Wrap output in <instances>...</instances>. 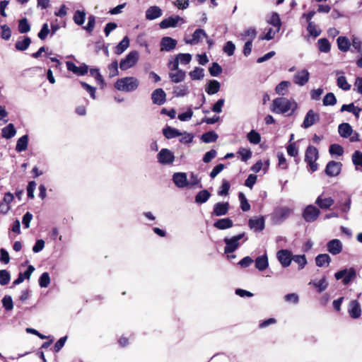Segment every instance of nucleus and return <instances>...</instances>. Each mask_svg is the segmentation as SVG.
I'll list each match as a JSON object with an SVG mask.
<instances>
[{
    "instance_id": "1",
    "label": "nucleus",
    "mask_w": 362,
    "mask_h": 362,
    "mask_svg": "<svg viewBox=\"0 0 362 362\" xmlns=\"http://www.w3.org/2000/svg\"><path fill=\"white\" fill-rule=\"evenodd\" d=\"M297 108L298 104L294 100L281 97L273 100L271 110L274 113L290 116Z\"/></svg>"
},
{
    "instance_id": "2",
    "label": "nucleus",
    "mask_w": 362,
    "mask_h": 362,
    "mask_svg": "<svg viewBox=\"0 0 362 362\" xmlns=\"http://www.w3.org/2000/svg\"><path fill=\"white\" fill-rule=\"evenodd\" d=\"M139 86V81L133 76H127L119 78L115 83V88L123 92H132Z\"/></svg>"
},
{
    "instance_id": "3",
    "label": "nucleus",
    "mask_w": 362,
    "mask_h": 362,
    "mask_svg": "<svg viewBox=\"0 0 362 362\" xmlns=\"http://www.w3.org/2000/svg\"><path fill=\"white\" fill-rule=\"evenodd\" d=\"M244 239L243 242L247 240L245 233H241L231 238H225L223 241L226 244L224 247V252L226 254H230L235 251L240 245V240Z\"/></svg>"
},
{
    "instance_id": "4",
    "label": "nucleus",
    "mask_w": 362,
    "mask_h": 362,
    "mask_svg": "<svg viewBox=\"0 0 362 362\" xmlns=\"http://www.w3.org/2000/svg\"><path fill=\"white\" fill-rule=\"evenodd\" d=\"M293 211V209L288 206L276 207L272 214V221L275 224H281L292 214Z\"/></svg>"
},
{
    "instance_id": "5",
    "label": "nucleus",
    "mask_w": 362,
    "mask_h": 362,
    "mask_svg": "<svg viewBox=\"0 0 362 362\" xmlns=\"http://www.w3.org/2000/svg\"><path fill=\"white\" fill-rule=\"evenodd\" d=\"M337 280L342 279L344 285H348L356 278V271L354 267L345 268L334 274Z\"/></svg>"
},
{
    "instance_id": "6",
    "label": "nucleus",
    "mask_w": 362,
    "mask_h": 362,
    "mask_svg": "<svg viewBox=\"0 0 362 362\" xmlns=\"http://www.w3.org/2000/svg\"><path fill=\"white\" fill-rule=\"evenodd\" d=\"M317 158V149L312 146H308L305 151V160L310 166L312 172H315L317 170V164L316 163Z\"/></svg>"
},
{
    "instance_id": "7",
    "label": "nucleus",
    "mask_w": 362,
    "mask_h": 362,
    "mask_svg": "<svg viewBox=\"0 0 362 362\" xmlns=\"http://www.w3.org/2000/svg\"><path fill=\"white\" fill-rule=\"evenodd\" d=\"M139 54L137 51H131L120 61L119 68L122 71L127 70L134 66L139 61Z\"/></svg>"
},
{
    "instance_id": "8",
    "label": "nucleus",
    "mask_w": 362,
    "mask_h": 362,
    "mask_svg": "<svg viewBox=\"0 0 362 362\" xmlns=\"http://www.w3.org/2000/svg\"><path fill=\"white\" fill-rule=\"evenodd\" d=\"M320 211L316 206L310 204L303 210V218L307 222H314L318 218Z\"/></svg>"
},
{
    "instance_id": "9",
    "label": "nucleus",
    "mask_w": 362,
    "mask_h": 362,
    "mask_svg": "<svg viewBox=\"0 0 362 362\" xmlns=\"http://www.w3.org/2000/svg\"><path fill=\"white\" fill-rule=\"evenodd\" d=\"M158 162L162 165L172 164L175 160L174 153L168 148H162L157 154Z\"/></svg>"
},
{
    "instance_id": "10",
    "label": "nucleus",
    "mask_w": 362,
    "mask_h": 362,
    "mask_svg": "<svg viewBox=\"0 0 362 362\" xmlns=\"http://www.w3.org/2000/svg\"><path fill=\"white\" fill-rule=\"evenodd\" d=\"M276 257L282 267H287L291 264L293 256L289 250H281L277 252Z\"/></svg>"
},
{
    "instance_id": "11",
    "label": "nucleus",
    "mask_w": 362,
    "mask_h": 362,
    "mask_svg": "<svg viewBox=\"0 0 362 362\" xmlns=\"http://www.w3.org/2000/svg\"><path fill=\"white\" fill-rule=\"evenodd\" d=\"M341 166L342 164L340 162L329 161L326 166L325 173L329 177H336L340 173Z\"/></svg>"
},
{
    "instance_id": "12",
    "label": "nucleus",
    "mask_w": 362,
    "mask_h": 362,
    "mask_svg": "<svg viewBox=\"0 0 362 362\" xmlns=\"http://www.w3.org/2000/svg\"><path fill=\"white\" fill-rule=\"evenodd\" d=\"M310 78V73L307 69H302L297 71L293 76V82L300 86L305 85Z\"/></svg>"
},
{
    "instance_id": "13",
    "label": "nucleus",
    "mask_w": 362,
    "mask_h": 362,
    "mask_svg": "<svg viewBox=\"0 0 362 362\" xmlns=\"http://www.w3.org/2000/svg\"><path fill=\"white\" fill-rule=\"evenodd\" d=\"M178 23H185V21L182 18L179 16H170L168 18L163 19L159 24L160 28L165 29L168 28H175L176 27Z\"/></svg>"
},
{
    "instance_id": "14",
    "label": "nucleus",
    "mask_w": 362,
    "mask_h": 362,
    "mask_svg": "<svg viewBox=\"0 0 362 362\" xmlns=\"http://www.w3.org/2000/svg\"><path fill=\"white\" fill-rule=\"evenodd\" d=\"M320 116L317 113H315L313 110H310L303 120L302 127L308 129L318 122Z\"/></svg>"
},
{
    "instance_id": "15",
    "label": "nucleus",
    "mask_w": 362,
    "mask_h": 362,
    "mask_svg": "<svg viewBox=\"0 0 362 362\" xmlns=\"http://www.w3.org/2000/svg\"><path fill=\"white\" fill-rule=\"evenodd\" d=\"M343 249V244L339 239H333L327 243V251L333 255L339 254Z\"/></svg>"
},
{
    "instance_id": "16",
    "label": "nucleus",
    "mask_w": 362,
    "mask_h": 362,
    "mask_svg": "<svg viewBox=\"0 0 362 362\" xmlns=\"http://www.w3.org/2000/svg\"><path fill=\"white\" fill-rule=\"evenodd\" d=\"M177 43V40L170 37H163L160 42V50L170 52L175 48Z\"/></svg>"
},
{
    "instance_id": "17",
    "label": "nucleus",
    "mask_w": 362,
    "mask_h": 362,
    "mask_svg": "<svg viewBox=\"0 0 362 362\" xmlns=\"http://www.w3.org/2000/svg\"><path fill=\"white\" fill-rule=\"evenodd\" d=\"M173 181L179 188L188 187V181L185 173H175L173 175Z\"/></svg>"
},
{
    "instance_id": "18",
    "label": "nucleus",
    "mask_w": 362,
    "mask_h": 362,
    "mask_svg": "<svg viewBox=\"0 0 362 362\" xmlns=\"http://www.w3.org/2000/svg\"><path fill=\"white\" fill-rule=\"evenodd\" d=\"M348 312L351 317L357 319L361 315V308L356 300H351L349 304Z\"/></svg>"
},
{
    "instance_id": "19",
    "label": "nucleus",
    "mask_w": 362,
    "mask_h": 362,
    "mask_svg": "<svg viewBox=\"0 0 362 362\" xmlns=\"http://www.w3.org/2000/svg\"><path fill=\"white\" fill-rule=\"evenodd\" d=\"M153 103L163 105L166 100V94L162 88H157L151 94Z\"/></svg>"
},
{
    "instance_id": "20",
    "label": "nucleus",
    "mask_w": 362,
    "mask_h": 362,
    "mask_svg": "<svg viewBox=\"0 0 362 362\" xmlns=\"http://www.w3.org/2000/svg\"><path fill=\"white\" fill-rule=\"evenodd\" d=\"M228 202H218L214 206L212 214L216 216H224L228 214Z\"/></svg>"
},
{
    "instance_id": "21",
    "label": "nucleus",
    "mask_w": 362,
    "mask_h": 362,
    "mask_svg": "<svg viewBox=\"0 0 362 362\" xmlns=\"http://www.w3.org/2000/svg\"><path fill=\"white\" fill-rule=\"evenodd\" d=\"M249 227L255 232H259L264 228V220L263 217H253L249 220Z\"/></svg>"
},
{
    "instance_id": "22",
    "label": "nucleus",
    "mask_w": 362,
    "mask_h": 362,
    "mask_svg": "<svg viewBox=\"0 0 362 362\" xmlns=\"http://www.w3.org/2000/svg\"><path fill=\"white\" fill-rule=\"evenodd\" d=\"M204 37H207L206 33L202 29H197L192 35V39L185 38L187 44L195 45L199 43Z\"/></svg>"
},
{
    "instance_id": "23",
    "label": "nucleus",
    "mask_w": 362,
    "mask_h": 362,
    "mask_svg": "<svg viewBox=\"0 0 362 362\" xmlns=\"http://www.w3.org/2000/svg\"><path fill=\"white\" fill-rule=\"evenodd\" d=\"M334 201L332 197H324L320 195L315 200L317 204L322 209H328L334 204Z\"/></svg>"
},
{
    "instance_id": "24",
    "label": "nucleus",
    "mask_w": 362,
    "mask_h": 362,
    "mask_svg": "<svg viewBox=\"0 0 362 362\" xmlns=\"http://www.w3.org/2000/svg\"><path fill=\"white\" fill-rule=\"evenodd\" d=\"M66 66H67V69L69 71H71L74 74H76L79 76L85 75L88 72V66L83 65L81 66H76L75 64H74L71 62H67Z\"/></svg>"
},
{
    "instance_id": "25",
    "label": "nucleus",
    "mask_w": 362,
    "mask_h": 362,
    "mask_svg": "<svg viewBox=\"0 0 362 362\" xmlns=\"http://www.w3.org/2000/svg\"><path fill=\"white\" fill-rule=\"evenodd\" d=\"M162 14V10L158 6H152L146 10V18L148 20H154L160 17Z\"/></svg>"
},
{
    "instance_id": "26",
    "label": "nucleus",
    "mask_w": 362,
    "mask_h": 362,
    "mask_svg": "<svg viewBox=\"0 0 362 362\" xmlns=\"http://www.w3.org/2000/svg\"><path fill=\"white\" fill-rule=\"evenodd\" d=\"M313 285L319 293H322L325 291L328 286V283L326 276H323L319 281L313 280L309 282V285Z\"/></svg>"
},
{
    "instance_id": "27",
    "label": "nucleus",
    "mask_w": 362,
    "mask_h": 362,
    "mask_svg": "<svg viewBox=\"0 0 362 362\" xmlns=\"http://www.w3.org/2000/svg\"><path fill=\"white\" fill-rule=\"evenodd\" d=\"M214 226L219 230H225L231 228L233 226V223L229 218H224L218 219L214 223Z\"/></svg>"
},
{
    "instance_id": "28",
    "label": "nucleus",
    "mask_w": 362,
    "mask_h": 362,
    "mask_svg": "<svg viewBox=\"0 0 362 362\" xmlns=\"http://www.w3.org/2000/svg\"><path fill=\"white\" fill-rule=\"evenodd\" d=\"M338 132L343 138L349 137L353 133V129L349 123H342L339 125Z\"/></svg>"
},
{
    "instance_id": "29",
    "label": "nucleus",
    "mask_w": 362,
    "mask_h": 362,
    "mask_svg": "<svg viewBox=\"0 0 362 362\" xmlns=\"http://www.w3.org/2000/svg\"><path fill=\"white\" fill-rule=\"evenodd\" d=\"M331 262V257L328 254H320L315 257L316 265L319 267H328Z\"/></svg>"
},
{
    "instance_id": "30",
    "label": "nucleus",
    "mask_w": 362,
    "mask_h": 362,
    "mask_svg": "<svg viewBox=\"0 0 362 362\" xmlns=\"http://www.w3.org/2000/svg\"><path fill=\"white\" fill-rule=\"evenodd\" d=\"M269 266L268 257L267 255L259 256L255 259V267L259 271L265 270Z\"/></svg>"
},
{
    "instance_id": "31",
    "label": "nucleus",
    "mask_w": 362,
    "mask_h": 362,
    "mask_svg": "<svg viewBox=\"0 0 362 362\" xmlns=\"http://www.w3.org/2000/svg\"><path fill=\"white\" fill-rule=\"evenodd\" d=\"M34 270V267L32 265H29L24 273H20L18 274V277L13 281V284L14 285H18L21 284L25 279H29Z\"/></svg>"
},
{
    "instance_id": "32",
    "label": "nucleus",
    "mask_w": 362,
    "mask_h": 362,
    "mask_svg": "<svg viewBox=\"0 0 362 362\" xmlns=\"http://www.w3.org/2000/svg\"><path fill=\"white\" fill-rule=\"evenodd\" d=\"M257 30L254 27H250L247 29L245 30L241 34V40L243 41L251 40H253L257 36Z\"/></svg>"
},
{
    "instance_id": "33",
    "label": "nucleus",
    "mask_w": 362,
    "mask_h": 362,
    "mask_svg": "<svg viewBox=\"0 0 362 362\" xmlns=\"http://www.w3.org/2000/svg\"><path fill=\"white\" fill-rule=\"evenodd\" d=\"M175 72L170 71L169 73V77L173 83H180L185 80V72L181 69L175 71Z\"/></svg>"
},
{
    "instance_id": "34",
    "label": "nucleus",
    "mask_w": 362,
    "mask_h": 362,
    "mask_svg": "<svg viewBox=\"0 0 362 362\" xmlns=\"http://www.w3.org/2000/svg\"><path fill=\"white\" fill-rule=\"evenodd\" d=\"M205 90L209 95H214L219 91L220 83L216 80L210 81Z\"/></svg>"
},
{
    "instance_id": "35",
    "label": "nucleus",
    "mask_w": 362,
    "mask_h": 362,
    "mask_svg": "<svg viewBox=\"0 0 362 362\" xmlns=\"http://www.w3.org/2000/svg\"><path fill=\"white\" fill-rule=\"evenodd\" d=\"M339 49L342 52H347L351 46V42L346 37L340 36L337 38Z\"/></svg>"
},
{
    "instance_id": "36",
    "label": "nucleus",
    "mask_w": 362,
    "mask_h": 362,
    "mask_svg": "<svg viewBox=\"0 0 362 362\" xmlns=\"http://www.w3.org/2000/svg\"><path fill=\"white\" fill-rule=\"evenodd\" d=\"M28 135H23L21 138L18 139L17 141L16 150L18 152H22L27 149L28 148Z\"/></svg>"
},
{
    "instance_id": "37",
    "label": "nucleus",
    "mask_w": 362,
    "mask_h": 362,
    "mask_svg": "<svg viewBox=\"0 0 362 362\" xmlns=\"http://www.w3.org/2000/svg\"><path fill=\"white\" fill-rule=\"evenodd\" d=\"M129 46V39L125 36L122 40L116 46L115 54L119 55L123 53Z\"/></svg>"
},
{
    "instance_id": "38",
    "label": "nucleus",
    "mask_w": 362,
    "mask_h": 362,
    "mask_svg": "<svg viewBox=\"0 0 362 362\" xmlns=\"http://www.w3.org/2000/svg\"><path fill=\"white\" fill-rule=\"evenodd\" d=\"M163 134L165 138L170 139L180 136L181 132L176 129L172 128L170 127H167L163 129Z\"/></svg>"
},
{
    "instance_id": "39",
    "label": "nucleus",
    "mask_w": 362,
    "mask_h": 362,
    "mask_svg": "<svg viewBox=\"0 0 362 362\" xmlns=\"http://www.w3.org/2000/svg\"><path fill=\"white\" fill-rule=\"evenodd\" d=\"M211 197V194L206 189H203L197 193L195 197V202L197 204H203L207 202Z\"/></svg>"
},
{
    "instance_id": "40",
    "label": "nucleus",
    "mask_w": 362,
    "mask_h": 362,
    "mask_svg": "<svg viewBox=\"0 0 362 362\" xmlns=\"http://www.w3.org/2000/svg\"><path fill=\"white\" fill-rule=\"evenodd\" d=\"M290 86L291 83L289 81H283L276 86L275 91L278 95H284Z\"/></svg>"
},
{
    "instance_id": "41",
    "label": "nucleus",
    "mask_w": 362,
    "mask_h": 362,
    "mask_svg": "<svg viewBox=\"0 0 362 362\" xmlns=\"http://www.w3.org/2000/svg\"><path fill=\"white\" fill-rule=\"evenodd\" d=\"M218 137V134L215 132L210 131L203 134L202 135L201 139L203 142L208 144L215 142Z\"/></svg>"
},
{
    "instance_id": "42",
    "label": "nucleus",
    "mask_w": 362,
    "mask_h": 362,
    "mask_svg": "<svg viewBox=\"0 0 362 362\" xmlns=\"http://www.w3.org/2000/svg\"><path fill=\"white\" fill-rule=\"evenodd\" d=\"M16 129L13 124H9L2 129V136L6 139H11L15 136Z\"/></svg>"
},
{
    "instance_id": "43",
    "label": "nucleus",
    "mask_w": 362,
    "mask_h": 362,
    "mask_svg": "<svg viewBox=\"0 0 362 362\" xmlns=\"http://www.w3.org/2000/svg\"><path fill=\"white\" fill-rule=\"evenodd\" d=\"M361 109L354 105V103H350L348 105H343L341 107V111L344 112L347 111L353 113L356 117H358L359 113L361 112Z\"/></svg>"
},
{
    "instance_id": "44",
    "label": "nucleus",
    "mask_w": 362,
    "mask_h": 362,
    "mask_svg": "<svg viewBox=\"0 0 362 362\" xmlns=\"http://www.w3.org/2000/svg\"><path fill=\"white\" fill-rule=\"evenodd\" d=\"M73 20L78 25H82L86 20V12L84 11L77 10L74 15Z\"/></svg>"
},
{
    "instance_id": "45",
    "label": "nucleus",
    "mask_w": 362,
    "mask_h": 362,
    "mask_svg": "<svg viewBox=\"0 0 362 362\" xmlns=\"http://www.w3.org/2000/svg\"><path fill=\"white\" fill-rule=\"evenodd\" d=\"M267 22L270 25H273L275 29L280 30L281 23L278 13H273L269 19L267 20Z\"/></svg>"
},
{
    "instance_id": "46",
    "label": "nucleus",
    "mask_w": 362,
    "mask_h": 362,
    "mask_svg": "<svg viewBox=\"0 0 362 362\" xmlns=\"http://www.w3.org/2000/svg\"><path fill=\"white\" fill-rule=\"evenodd\" d=\"M31 43V40L28 37H25V38L21 41H17L15 46L18 50L24 51L28 48Z\"/></svg>"
},
{
    "instance_id": "47",
    "label": "nucleus",
    "mask_w": 362,
    "mask_h": 362,
    "mask_svg": "<svg viewBox=\"0 0 362 362\" xmlns=\"http://www.w3.org/2000/svg\"><path fill=\"white\" fill-rule=\"evenodd\" d=\"M108 76L110 78L119 75L117 61H114L107 66Z\"/></svg>"
},
{
    "instance_id": "48",
    "label": "nucleus",
    "mask_w": 362,
    "mask_h": 362,
    "mask_svg": "<svg viewBox=\"0 0 362 362\" xmlns=\"http://www.w3.org/2000/svg\"><path fill=\"white\" fill-rule=\"evenodd\" d=\"M318 47L320 52L327 53L330 50V43L326 38H321L317 42Z\"/></svg>"
},
{
    "instance_id": "49",
    "label": "nucleus",
    "mask_w": 362,
    "mask_h": 362,
    "mask_svg": "<svg viewBox=\"0 0 362 362\" xmlns=\"http://www.w3.org/2000/svg\"><path fill=\"white\" fill-rule=\"evenodd\" d=\"M189 75L192 80H200L203 78L204 76V69L202 68L196 67L193 71L189 73Z\"/></svg>"
},
{
    "instance_id": "50",
    "label": "nucleus",
    "mask_w": 362,
    "mask_h": 362,
    "mask_svg": "<svg viewBox=\"0 0 362 362\" xmlns=\"http://www.w3.org/2000/svg\"><path fill=\"white\" fill-rule=\"evenodd\" d=\"M188 93V87L185 85L176 86L173 90V94L177 97L185 96L187 95Z\"/></svg>"
},
{
    "instance_id": "51",
    "label": "nucleus",
    "mask_w": 362,
    "mask_h": 362,
    "mask_svg": "<svg viewBox=\"0 0 362 362\" xmlns=\"http://www.w3.org/2000/svg\"><path fill=\"white\" fill-rule=\"evenodd\" d=\"M292 260L298 264V269H303L307 264V259L305 255H294Z\"/></svg>"
},
{
    "instance_id": "52",
    "label": "nucleus",
    "mask_w": 362,
    "mask_h": 362,
    "mask_svg": "<svg viewBox=\"0 0 362 362\" xmlns=\"http://www.w3.org/2000/svg\"><path fill=\"white\" fill-rule=\"evenodd\" d=\"M247 139L249 141L254 144H257L261 141L260 134L255 130H252L247 134Z\"/></svg>"
},
{
    "instance_id": "53",
    "label": "nucleus",
    "mask_w": 362,
    "mask_h": 362,
    "mask_svg": "<svg viewBox=\"0 0 362 362\" xmlns=\"http://www.w3.org/2000/svg\"><path fill=\"white\" fill-rule=\"evenodd\" d=\"M337 103V98L334 93H328L323 98V105L325 106L334 105Z\"/></svg>"
},
{
    "instance_id": "54",
    "label": "nucleus",
    "mask_w": 362,
    "mask_h": 362,
    "mask_svg": "<svg viewBox=\"0 0 362 362\" xmlns=\"http://www.w3.org/2000/svg\"><path fill=\"white\" fill-rule=\"evenodd\" d=\"M337 83L338 87L344 90H349L351 88V85L347 82L346 77L344 76L337 78Z\"/></svg>"
},
{
    "instance_id": "55",
    "label": "nucleus",
    "mask_w": 362,
    "mask_h": 362,
    "mask_svg": "<svg viewBox=\"0 0 362 362\" xmlns=\"http://www.w3.org/2000/svg\"><path fill=\"white\" fill-rule=\"evenodd\" d=\"M30 30V25L28 23L27 18H24L19 21L18 31L21 33H26Z\"/></svg>"
},
{
    "instance_id": "56",
    "label": "nucleus",
    "mask_w": 362,
    "mask_h": 362,
    "mask_svg": "<svg viewBox=\"0 0 362 362\" xmlns=\"http://www.w3.org/2000/svg\"><path fill=\"white\" fill-rule=\"evenodd\" d=\"M307 30L309 34L315 37L319 36L321 33V30L313 22H309Z\"/></svg>"
},
{
    "instance_id": "57",
    "label": "nucleus",
    "mask_w": 362,
    "mask_h": 362,
    "mask_svg": "<svg viewBox=\"0 0 362 362\" xmlns=\"http://www.w3.org/2000/svg\"><path fill=\"white\" fill-rule=\"evenodd\" d=\"M238 197L240 202V207L243 211H247L250 209V205L243 192H240Z\"/></svg>"
},
{
    "instance_id": "58",
    "label": "nucleus",
    "mask_w": 362,
    "mask_h": 362,
    "mask_svg": "<svg viewBox=\"0 0 362 362\" xmlns=\"http://www.w3.org/2000/svg\"><path fill=\"white\" fill-rule=\"evenodd\" d=\"M50 283V277L47 272L42 274L39 279V284L42 288H47Z\"/></svg>"
},
{
    "instance_id": "59",
    "label": "nucleus",
    "mask_w": 362,
    "mask_h": 362,
    "mask_svg": "<svg viewBox=\"0 0 362 362\" xmlns=\"http://www.w3.org/2000/svg\"><path fill=\"white\" fill-rule=\"evenodd\" d=\"M230 183L228 180H223L222 181V184L220 187V189L218 192V195L220 196H226L228 194V191L230 189Z\"/></svg>"
},
{
    "instance_id": "60",
    "label": "nucleus",
    "mask_w": 362,
    "mask_h": 362,
    "mask_svg": "<svg viewBox=\"0 0 362 362\" xmlns=\"http://www.w3.org/2000/svg\"><path fill=\"white\" fill-rule=\"evenodd\" d=\"M351 160L355 165L362 167V152L359 151H354Z\"/></svg>"
},
{
    "instance_id": "61",
    "label": "nucleus",
    "mask_w": 362,
    "mask_h": 362,
    "mask_svg": "<svg viewBox=\"0 0 362 362\" xmlns=\"http://www.w3.org/2000/svg\"><path fill=\"white\" fill-rule=\"evenodd\" d=\"M179 62V64H187L192 60V55L190 54H178L175 56Z\"/></svg>"
},
{
    "instance_id": "62",
    "label": "nucleus",
    "mask_w": 362,
    "mask_h": 362,
    "mask_svg": "<svg viewBox=\"0 0 362 362\" xmlns=\"http://www.w3.org/2000/svg\"><path fill=\"white\" fill-rule=\"evenodd\" d=\"M180 141L182 144H189L192 142L194 139V134L188 132H181V134L180 135Z\"/></svg>"
},
{
    "instance_id": "63",
    "label": "nucleus",
    "mask_w": 362,
    "mask_h": 362,
    "mask_svg": "<svg viewBox=\"0 0 362 362\" xmlns=\"http://www.w3.org/2000/svg\"><path fill=\"white\" fill-rule=\"evenodd\" d=\"M11 276L8 272L5 269L0 270V285L4 286L8 284Z\"/></svg>"
},
{
    "instance_id": "64",
    "label": "nucleus",
    "mask_w": 362,
    "mask_h": 362,
    "mask_svg": "<svg viewBox=\"0 0 362 362\" xmlns=\"http://www.w3.org/2000/svg\"><path fill=\"white\" fill-rule=\"evenodd\" d=\"M329 151L332 155L341 156L344 153V149L340 145L334 144L329 146Z\"/></svg>"
}]
</instances>
